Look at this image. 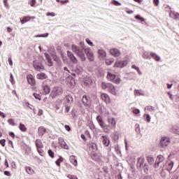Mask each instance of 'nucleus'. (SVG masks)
Instances as JSON below:
<instances>
[{
  "instance_id": "393cba45",
  "label": "nucleus",
  "mask_w": 179,
  "mask_h": 179,
  "mask_svg": "<svg viewBox=\"0 0 179 179\" xmlns=\"http://www.w3.org/2000/svg\"><path fill=\"white\" fill-rule=\"evenodd\" d=\"M71 163L73 164V166H78V160L76 159V156L71 155L69 157Z\"/></svg>"
},
{
  "instance_id": "5fc2aeb1",
  "label": "nucleus",
  "mask_w": 179,
  "mask_h": 179,
  "mask_svg": "<svg viewBox=\"0 0 179 179\" xmlns=\"http://www.w3.org/2000/svg\"><path fill=\"white\" fill-rule=\"evenodd\" d=\"M0 144L1 146H3V148H5V145H6V139L3 138L0 140Z\"/></svg>"
},
{
  "instance_id": "f03ea898",
  "label": "nucleus",
  "mask_w": 179,
  "mask_h": 179,
  "mask_svg": "<svg viewBox=\"0 0 179 179\" xmlns=\"http://www.w3.org/2000/svg\"><path fill=\"white\" fill-rule=\"evenodd\" d=\"M106 79L110 82H113V83H115V85H120L121 83V78L110 71L107 72Z\"/></svg>"
},
{
  "instance_id": "f704fd0d",
  "label": "nucleus",
  "mask_w": 179,
  "mask_h": 179,
  "mask_svg": "<svg viewBox=\"0 0 179 179\" xmlns=\"http://www.w3.org/2000/svg\"><path fill=\"white\" fill-rule=\"evenodd\" d=\"M172 131L173 134H176V135H179V127L177 126H173L172 127Z\"/></svg>"
},
{
  "instance_id": "6e6552de",
  "label": "nucleus",
  "mask_w": 179,
  "mask_h": 179,
  "mask_svg": "<svg viewBox=\"0 0 179 179\" xmlns=\"http://www.w3.org/2000/svg\"><path fill=\"white\" fill-rule=\"evenodd\" d=\"M164 162V157L162 155H159L157 157V159L155 164L154 165L155 169H157L159 167V164L163 163Z\"/></svg>"
},
{
  "instance_id": "6ab92c4d",
  "label": "nucleus",
  "mask_w": 179,
  "mask_h": 179,
  "mask_svg": "<svg viewBox=\"0 0 179 179\" xmlns=\"http://www.w3.org/2000/svg\"><path fill=\"white\" fill-rule=\"evenodd\" d=\"M43 89V94L47 95V94H50V93H51V87H50V86L48 85H43L42 86Z\"/></svg>"
},
{
  "instance_id": "79ce46f5",
  "label": "nucleus",
  "mask_w": 179,
  "mask_h": 179,
  "mask_svg": "<svg viewBox=\"0 0 179 179\" xmlns=\"http://www.w3.org/2000/svg\"><path fill=\"white\" fill-rule=\"evenodd\" d=\"M113 138L114 141H118V139H120V134H118V132L116 131L113 133Z\"/></svg>"
},
{
  "instance_id": "0eeeda50",
  "label": "nucleus",
  "mask_w": 179,
  "mask_h": 179,
  "mask_svg": "<svg viewBox=\"0 0 179 179\" xmlns=\"http://www.w3.org/2000/svg\"><path fill=\"white\" fill-rule=\"evenodd\" d=\"M127 65H128V62L117 60L114 64V68H124L127 66Z\"/></svg>"
},
{
  "instance_id": "1a4fd4ad",
  "label": "nucleus",
  "mask_w": 179,
  "mask_h": 179,
  "mask_svg": "<svg viewBox=\"0 0 179 179\" xmlns=\"http://www.w3.org/2000/svg\"><path fill=\"white\" fill-rule=\"evenodd\" d=\"M67 56L69 57L70 61H71V62H73V64H78V59L76 58V57H75V55H73V53L69 50L67 51Z\"/></svg>"
},
{
  "instance_id": "6e6d98bb",
  "label": "nucleus",
  "mask_w": 179,
  "mask_h": 179,
  "mask_svg": "<svg viewBox=\"0 0 179 179\" xmlns=\"http://www.w3.org/2000/svg\"><path fill=\"white\" fill-rule=\"evenodd\" d=\"M10 82L13 85L15 83V78H13V74L12 73H10Z\"/></svg>"
},
{
  "instance_id": "9d476101",
  "label": "nucleus",
  "mask_w": 179,
  "mask_h": 179,
  "mask_svg": "<svg viewBox=\"0 0 179 179\" xmlns=\"http://www.w3.org/2000/svg\"><path fill=\"white\" fill-rule=\"evenodd\" d=\"M33 66L34 69L38 71L39 72L41 71V69H44V65H43V63H37L36 61L33 62Z\"/></svg>"
},
{
  "instance_id": "bf43d9fd",
  "label": "nucleus",
  "mask_w": 179,
  "mask_h": 179,
  "mask_svg": "<svg viewBox=\"0 0 179 179\" xmlns=\"http://www.w3.org/2000/svg\"><path fill=\"white\" fill-rule=\"evenodd\" d=\"M4 6L7 8L9 9V4H8V0H3V1Z\"/></svg>"
},
{
  "instance_id": "7c9ffc66",
  "label": "nucleus",
  "mask_w": 179,
  "mask_h": 179,
  "mask_svg": "<svg viewBox=\"0 0 179 179\" xmlns=\"http://www.w3.org/2000/svg\"><path fill=\"white\" fill-rule=\"evenodd\" d=\"M142 57H143V59H150V58H151V56L149 54V52H147V51L143 52Z\"/></svg>"
},
{
  "instance_id": "f257e3e1",
  "label": "nucleus",
  "mask_w": 179,
  "mask_h": 179,
  "mask_svg": "<svg viewBox=\"0 0 179 179\" xmlns=\"http://www.w3.org/2000/svg\"><path fill=\"white\" fill-rule=\"evenodd\" d=\"M80 45L81 48H79L76 45H72V51L77 54L83 62H85V61H86V56L85 55V50H86V46H85V42H80Z\"/></svg>"
},
{
  "instance_id": "b1692460",
  "label": "nucleus",
  "mask_w": 179,
  "mask_h": 179,
  "mask_svg": "<svg viewBox=\"0 0 179 179\" xmlns=\"http://www.w3.org/2000/svg\"><path fill=\"white\" fill-rule=\"evenodd\" d=\"M36 78L37 79H40L41 80H43V79H47L48 76H47V74H45V73H41L36 75Z\"/></svg>"
},
{
  "instance_id": "c756f323",
  "label": "nucleus",
  "mask_w": 179,
  "mask_h": 179,
  "mask_svg": "<svg viewBox=\"0 0 179 179\" xmlns=\"http://www.w3.org/2000/svg\"><path fill=\"white\" fill-rule=\"evenodd\" d=\"M35 145L37 149H43V148H44V146L43 145V143H41V140H36L35 141Z\"/></svg>"
},
{
  "instance_id": "de8ad7c7",
  "label": "nucleus",
  "mask_w": 179,
  "mask_h": 179,
  "mask_svg": "<svg viewBox=\"0 0 179 179\" xmlns=\"http://www.w3.org/2000/svg\"><path fill=\"white\" fill-rule=\"evenodd\" d=\"M113 62H114V59H107V60H106V65H107V66L113 65Z\"/></svg>"
},
{
  "instance_id": "f3484780",
  "label": "nucleus",
  "mask_w": 179,
  "mask_h": 179,
  "mask_svg": "<svg viewBox=\"0 0 179 179\" xmlns=\"http://www.w3.org/2000/svg\"><path fill=\"white\" fill-rule=\"evenodd\" d=\"M27 82L31 86H34L36 85V80H34V77H33V75L27 76Z\"/></svg>"
},
{
  "instance_id": "412c9836",
  "label": "nucleus",
  "mask_w": 179,
  "mask_h": 179,
  "mask_svg": "<svg viewBox=\"0 0 179 179\" xmlns=\"http://www.w3.org/2000/svg\"><path fill=\"white\" fill-rule=\"evenodd\" d=\"M150 55L151 58H153V59H155V61H157V62H159V61H160V59H162L160 56L157 55V54H156L155 52H151L150 53Z\"/></svg>"
},
{
  "instance_id": "bb28decb",
  "label": "nucleus",
  "mask_w": 179,
  "mask_h": 179,
  "mask_svg": "<svg viewBox=\"0 0 179 179\" xmlns=\"http://www.w3.org/2000/svg\"><path fill=\"white\" fill-rule=\"evenodd\" d=\"M52 58L55 61V62H57V64H58V65H59V66L62 65V61H61V59L59 57H58V55H55V56L52 57Z\"/></svg>"
},
{
  "instance_id": "37998d69",
  "label": "nucleus",
  "mask_w": 179,
  "mask_h": 179,
  "mask_svg": "<svg viewBox=\"0 0 179 179\" xmlns=\"http://www.w3.org/2000/svg\"><path fill=\"white\" fill-rule=\"evenodd\" d=\"M145 111H155V107L152 106H148L145 108Z\"/></svg>"
},
{
  "instance_id": "3c124183",
  "label": "nucleus",
  "mask_w": 179,
  "mask_h": 179,
  "mask_svg": "<svg viewBox=\"0 0 179 179\" xmlns=\"http://www.w3.org/2000/svg\"><path fill=\"white\" fill-rule=\"evenodd\" d=\"M60 55H61V57L62 58V61L64 62H68V57H66V56H64V53H60Z\"/></svg>"
},
{
  "instance_id": "052dcab7",
  "label": "nucleus",
  "mask_w": 179,
  "mask_h": 179,
  "mask_svg": "<svg viewBox=\"0 0 179 179\" xmlns=\"http://www.w3.org/2000/svg\"><path fill=\"white\" fill-rule=\"evenodd\" d=\"M173 19L175 20H179V13H176L173 15Z\"/></svg>"
},
{
  "instance_id": "4468645a",
  "label": "nucleus",
  "mask_w": 179,
  "mask_h": 179,
  "mask_svg": "<svg viewBox=\"0 0 179 179\" xmlns=\"http://www.w3.org/2000/svg\"><path fill=\"white\" fill-rule=\"evenodd\" d=\"M145 163L146 162H145V158L138 157L137 159V164H136L137 169L139 170Z\"/></svg>"
},
{
  "instance_id": "2eb2a0df",
  "label": "nucleus",
  "mask_w": 179,
  "mask_h": 179,
  "mask_svg": "<svg viewBox=\"0 0 179 179\" xmlns=\"http://www.w3.org/2000/svg\"><path fill=\"white\" fill-rule=\"evenodd\" d=\"M110 54L113 57H120L121 55V52L117 48H112L110 50Z\"/></svg>"
},
{
  "instance_id": "a878e982",
  "label": "nucleus",
  "mask_w": 179,
  "mask_h": 179,
  "mask_svg": "<svg viewBox=\"0 0 179 179\" xmlns=\"http://www.w3.org/2000/svg\"><path fill=\"white\" fill-rule=\"evenodd\" d=\"M108 89H109L111 94H113V96L117 95V91H115V86H114L113 84L110 83Z\"/></svg>"
},
{
  "instance_id": "58836bf2",
  "label": "nucleus",
  "mask_w": 179,
  "mask_h": 179,
  "mask_svg": "<svg viewBox=\"0 0 179 179\" xmlns=\"http://www.w3.org/2000/svg\"><path fill=\"white\" fill-rule=\"evenodd\" d=\"M147 160L148 162L150 164V166H152V164H153V162H155V159H153V157L150 156L147 157Z\"/></svg>"
},
{
  "instance_id": "09e8293b",
  "label": "nucleus",
  "mask_w": 179,
  "mask_h": 179,
  "mask_svg": "<svg viewBox=\"0 0 179 179\" xmlns=\"http://www.w3.org/2000/svg\"><path fill=\"white\" fill-rule=\"evenodd\" d=\"M48 153L50 157H51L52 159H54V152L51 149L48 150Z\"/></svg>"
},
{
  "instance_id": "0e129e2a",
  "label": "nucleus",
  "mask_w": 179,
  "mask_h": 179,
  "mask_svg": "<svg viewBox=\"0 0 179 179\" xmlns=\"http://www.w3.org/2000/svg\"><path fill=\"white\" fill-rule=\"evenodd\" d=\"M8 61L9 65L12 66L13 65V61L12 60V57H8Z\"/></svg>"
},
{
  "instance_id": "ddd939ff",
  "label": "nucleus",
  "mask_w": 179,
  "mask_h": 179,
  "mask_svg": "<svg viewBox=\"0 0 179 179\" xmlns=\"http://www.w3.org/2000/svg\"><path fill=\"white\" fill-rule=\"evenodd\" d=\"M44 56L46 58L48 66H53L54 62H52V59L51 58V56L48 52H44Z\"/></svg>"
},
{
  "instance_id": "f8f14e48",
  "label": "nucleus",
  "mask_w": 179,
  "mask_h": 179,
  "mask_svg": "<svg viewBox=\"0 0 179 179\" xmlns=\"http://www.w3.org/2000/svg\"><path fill=\"white\" fill-rule=\"evenodd\" d=\"M82 103L85 107L90 104V97L87 95H83L82 98Z\"/></svg>"
},
{
  "instance_id": "8fccbe9b",
  "label": "nucleus",
  "mask_w": 179,
  "mask_h": 179,
  "mask_svg": "<svg viewBox=\"0 0 179 179\" xmlns=\"http://www.w3.org/2000/svg\"><path fill=\"white\" fill-rule=\"evenodd\" d=\"M26 19H29V17L24 16V17L20 20L22 24H24V23H26V22H29V20H26Z\"/></svg>"
},
{
  "instance_id": "4c0bfd02",
  "label": "nucleus",
  "mask_w": 179,
  "mask_h": 179,
  "mask_svg": "<svg viewBox=\"0 0 179 179\" xmlns=\"http://www.w3.org/2000/svg\"><path fill=\"white\" fill-rule=\"evenodd\" d=\"M143 117L147 122H150L151 117L150 114H144Z\"/></svg>"
},
{
  "instance_id": "e433bc0d",
  "label": "nucleus",
  "mask_w": 179,
  "mask_h": 179,
  "mask_svg": "<svg viewBox=\"0 0 179 179\" xmlns=\"http://www.w3.org/2000/svg\"><path fill=\"white\" fill-rule=\"evenodd\" d=\"M8 122L9 125H11L12 127L16 126V123H15V120L13 118L8 119Z\"/></svg>"
},
{
  "instance_id": "dca6fc26",
  "label": "nucleus",
  "mask_w": 179,
  "mask_h": 179,
  "mask_svg": "<svg viewBox=\"0 0 179 179\" xmlns=\"http://www.w3.org/2000/svg\"><path fill=\"white\" fill-rule=\"evenodd\" d=\"M108 122H109V125L108 126V128H110V129H113V128H115L117 122L115 121V119L114 117L108 119Z\"/></svg>"
},
{
  "instance_id": "864d4df0",
  "label": "nucleus",
  "mask_w": 179,
  "mask_h": 179,
  "mask_svg": "<svg viewBox=\"0 0 179 179\" xmlns=\"http://www.w3.org/2000/svg\"><path fill=\"white\" fill-rule=\"evenodd\" d=\"M85 41H86L87 44H88V45H90L91 47H93L94 45L93 44V42H92V41H90L89 38H86Z\"/></svg>"
},
{
  "instance_id": "603ef678",
  "label": "nucleus",
  "mask_w": 179,
  "mask_h": 179,
  "mask_svg": "<svg viewBox=\"0 0 179 179\" xmlns=\"http://www.w3.org/2000/svg\"><path fill=\"white\" fill-rule=\"evenodd\" d=\"M134 94H135V96H143V93H141L139 90H135Z\"/></svg>"
},
{
  "instance_id": "20e7f679",
  "label": "nucleus",
  "mask_w": 179,
  "mask_h": 179,
  "mask_svg": "<svg viewBox=\"0 0 179 179\" xmlns=\"http://www.w3.org/2000/svg\"><path fill=\"white\" fill-rule=\"evenodd\" d=\"M85 54H86L87 59L90 62H93L94 61V55L93 54V51L90 48H86L84 51Z\"/></svg>"
},
{
  "instance_id": "c9c22d12",
  "label": "nucleus",
  "mask_w": 179,
  "mask_h": 179,
  "mask_svg": "<svg viewBox=\"0 0 179 179\" xmlns=\"http://www.w3.org/2000/svg\"><path fill=\"white\" fill-rule=\"evenodd\" d=\"M132 69H135L138 75H142V71L139 69V67L136 66V65H131Z\"/></svg>"
},
{
  "instance_id": "13d9d810",
  "label": "nucleus",
  "mask_w": 179,
  "mask_h": 179,
  "mask_svg": "<svg viewBox=\"0 0 179 179\" xmlns=\"http://www.w3.org/2000/svg\"><path fill=\"white\" fill-rule=\"evenodd\" d=\"M37 151L40 156H43L44 151L41 148H37Z\"/></svg>"
},
{
  "instance_id": "5701e85b",
  "label": "nucleus",
  "mask_w": 179,
  "mask_h": 179,
  "mask_svg": "<svg viewBox=\"0 0 179 179\" xmlns=\"http://www.w3.org/2000/svg\"><path fill=\"white\" fill-rule=\"evenodd\" d=\"M101 99L105 103H110V96L106 93L101 94Z\"/></svg>"
},
{
  "instance_id": "473e14b6",
  "label": "nucleus",
  "mask_w": 179,
  "mask_h": 179,
  "mask_svg": "<svg viewBox=\"0 0 179 179\" xmlns=\"http://www.w3.org/2000/svg\"><path fill=\"white\" fill-rule=\"evenodd\" d=\"M19 129L22 132H26L27 131V128H26V126H24V124L22 123H20Z\"/></svg>"
},
{
  "instance_id": "a19ab883",
  "label": "nucleus",
  "mask_w": 179,
  "mask_h": 179,
  "mask_svg": "<svg viewBox=\"0 0 179 179\" xmlns=\"http://www.w3.org/2000/svg\"><path fill=\"white\" fill-rule=\"evenodd\" d=\"M102 142H103V144L104 145V146L108 147L110 145V140L107 139V138H103Z\"/></svg>"
},
{
  "instance_id": "ea45409f",
  "label": "nucleus",
  "mask_w": 179,
  "mask_h": 179,
  "mask_svg": "<svg viewBox=\"0 0 179 179\" xmlns=\"http://www.w3.org/2000/svg\"><path fill=\"white\" fill-rule=\"evenodd\" d=\"M111 3L112 5H115V6H121L122 5L117 0H112Z\"/></svg>"
},
{
  "instance_id": "338daca9",
  "label": "nucleus",
  "mask_w": 179,
  "mask_h": 179,
  "mask_svg": "<svg viewBox=\"0 0 179 179\" xmlns=\"http://www.w3.org/2000/svg\"><path fill=\"white\" fill-rule=\"evenodd\" d=\"M29 5L31 6H34L36 5V0H30Z\"/></svg>"
},
{
  "instance_id": "4d7b16f0",
  "label": "nucleus",
  "mask_w": 179,
  "mask_h": 179,
  "mask_svg": "<svg viewBox=\"0 0 179 179\" xmlns=\"http://www.w3.org/2000/svg\"><path fill=\"white\" fill-rule=\"evenodd\" d=\"M133 113L134 114H139L141 113V110L136 108H133Z\"/></svg>"
},
{
  "instance_id": "a18cd8bd",
  "label": "nucleus",
  "mask_w": 179,
  "mask_h": 179,
  "mask_svg": "<svg viewBox=\"0 0 179 179\" xmlns=\"http://www.w3.org/2000/svg\"><path fill=\"white\" fill-rule=\"evenodd\" d=\"M48 52L50 54L51 57H54V56L57 55L55 49L51 48L50 50H48Z\"/></svg>"
},
{
  "instance_id": "69168bd1",
  "label": "nucleus",
  "mask_w": 179,
  "mask_h": 179,
  "mask_svg": "<svg viewBox=\"0 0 179 179\" xmlns=\"http://www.w3.org/2000/svg\"><path fill=\"white\" fill-rule=\"evenodd\" d=\"M67 178H69V179H78V177H76V176H73V175H68L67 176Z\"/></svg>"
},
{
  "instance_id": "72a5a7b5",
  "label": "nucleus",
  "mask_w": 179,
  "mask_h": 179,
  "mask_svg": "<svg viewBox=\"0 0 179 179\" xmlns=\"http://www.w3.org/2000/svg\"><path fill=\"white\" fill-rule=\"evenodd\" d=\"M58 95V92L57 91H55V90H52L51 92V94L50 95V97H51V99H54L57 97V96Z\"/></svg>"
},
{
  "instance_id": "2f4dec72",
  "label": "nucleus",
  "mask_w": 179,
  "mask_h": 179,
  "mask_svg": "<svg viewBox=\"0 0 179 179\" xmlns=\"http://www.w3.org/2000/svg\"><path fill=\"white\" fill-rule=\"evenodd\" d=\"M110 85H111V83H106V82H102L101 83V87L103 89V90H106V89H108L110 87Z\"/></svg>"
},
{
  "instance_id": "c03bdc74",
  "label": "nucleus",
  "mask_w": 179,
  "mask_h": 179,
  "mask_svg": "<svg viewBox=\"0 0 179 179\" xmlns=\"http://www.w3.org/2000/svg\"><path fill=\"white\" fill-rule=\"evenodd\" d=\"M134 19H136V20H140V22H143L145 20V18H143V17H141L139 15H135Z\"/></svg>"
},
{
  "instance_id": "c85d7f7f",
  "label": "nucleus",
  "mask_w": 179,
  "mask_h": 179,
  "mask_svg": "<svg viewBox=\"0 0 179 179\" xmlns=\"http://www.w3.org/2000/svg\"><path fill=\"white\" fill-rule=\"evenodd\" d=\"M25 171L27 174H29V176H33V174H34V170L30 166H26Z\"/></svg>"
},
{
  "instance_id": "aec40b11",
  "label": "nucleus",
  "mask_w": 179,
  "mask_h": 179,
  "mask_svg": "<svg viewBox=\"0 0 179 179\" xmlns=\"http://www.w3.org/2000/svg\"><path fill=\"white\" fill-rule=\"evenodd\" d=\"M46 131L47 130L44 127H39L38 128V134L39 136H43V135L45 134Z\"/></svg>"
},
{
  "instance_id": "774afa93",
  "label": "nucleus",
  "mask_w": 179,
  "mask_h": 179,
  "mask_svg": "<svg viewBox=\"0 0 179 179\" xmlns=\"http://www.w3.org/2000/svg\"><path fill=\"white\" fill-rule=\"evenodd\" d=\"M46 16H52V17H54V16H55V13H46Z\"/></svg>"
},
{
  "instance_id": "e2e57ef3",
  "label": "nucleus",
  "mask_w": 179,
  "mask_h": 179,
  "mask_svg": "<svg viewBox=\"0 0 179 179\" xmlns=\"http://www.w3.org/2000/svg\"><path fill=\"white\" fill-rule=\"evenodd\" d=\"M4 176H6L7 177H10L11 174H10V171H5L3 172Z\"/></svg>"
},
{
  "instance_id": "9b49d317",
  "label": "nucleus",
  "mask_w": 179,
  "mask_h": 179,
  "mask_svg": "<svg viewBox=\"0 0 179 179\" xmlns=\"http://www.w3.org/2000/svg\"><path fill=\"white\" fill-rule=\"evenodd\" d=\"M59 143L60 146L63 148V149H65L66 150H69V146L65 142V140H64V138H59Z\"/></svg>"
},
{
  "instance_id": "680f3d73",
  "label": "nucleus",
  "mask_w": 179,
  "mask_h": 179,
  "mask_svg": "<svg viewBox=\"0 0 179 179\" xmlns=\"http://www.w3.org/2000/svg\"><path fill=\"white\" fill-rule=\"evenodd\" d=\"M75 72L77 75H82V71L78 68L76 69Z\"/></svg>"
},
{
  "instance_id": "39448f33",
  "label": "nucleus",
  "mask_w": 179,
  "mask_h": 179,
  "mask_svg": "<svg viewBox=\"0 0 179 179\" xmlns=\"http://www.w3.org/2000/svg\"><path fill=\"white\" fill-rule=\"evenodd\" d=\"M98 57L101 61H105L107 59V52L103 49L98 50Z\"/></svg>"
},
{
  "instance_id": "cd10ccee",
  "label": "nucleus",
  "mask_w": 179,
  "mask_h": 179,
  "mask_svg": "<svg viewBox=\"0 0 179 179\" xmlns=\"http://www.w3.org/2000/svg\"><path fill=\"white\" fill-rule=\"evenodd\" d=\"M173 167H174V162H171L166 163V170L167 171H171L173 170Z\"/></svg>"
},
{
  "instance_id": "a211bd4d",
  "label": "nucleus",
  "mask_w": 179,
  "mask_h": 179,
  "mask_svg": "<svg viewBox=\"0 0 179 179\" xmlns=\"http://www.w3.org/2000/svg\"><path fill=\"white\" fill-rule=\"evenodd\" d=\"M139 170H143L144 173L145 174H148L149 173V170H150V168H149V164H148V163L145 162L143 164V166L141 168H140Z\"/></svg>"
},
{
  "instance_id": "7ed1b4c3",
  "label": "nucleus",
  "mask_w": 179,
  "mask_h": 179,
  "mask_svg": "<svg viewBox=\"0 0 179 179\" xmlns=\"http://www.w3.org/2000/svg\"><path fill=\"white\" fill-rule=\"evenodd\" d=\"M96 121L100 125L101 128H103L104 131L106 132V134H110V130L108 129V126L104 123V120H103V117L101 115H97L96 116Z\"/></svg>"
},
{
  "instance_id": "49530a36",
  "label": "nucleus",
  "mask_w": 179,
  "mask_h": 179,
  "mask_svg": "<svg viewBox=\"0 0 179 179\" xmlns=\"http://www.w3.org/2000/svg\"><path fill=\"white\" fill-rule=\"evenodd\" d=\"M33 96L36 99V100H39V101H41V95L34 92Z\"/></svg>"
},
{
  "instance_id": "4be33fe9",
  "label": "nucleus",
  "mask_w": 179,
  "mask_h": 179,
  "mask_svg": "<svg viewBox=\"0 0 179 179\" xmlns=\"http://www.w3.org/2000/svg\"><path fill=\"white\" fill-rule=\"evenodd\" d=\"M64 101L68 104H71V103H73V97L72 96V95L69 94L66 96V97L64 98Z\"/></svg>"
},
{
  "instance_id": "423d86ee",
  "label": "nucleus",
  "mask_w": 179,
  "mask_h": 179,
  "mask_svg": "<svg viewBox=\"0 0 179 179\" xmlns=\"http://www.w3.org/2000/svg\"><path fill=\"white\" fill-rule=\"evenodd\" d=\"M169 143H170V138L167 137H162L159 145L162 148H166V146H169Z\"/></svg>"
}]
</instances>
